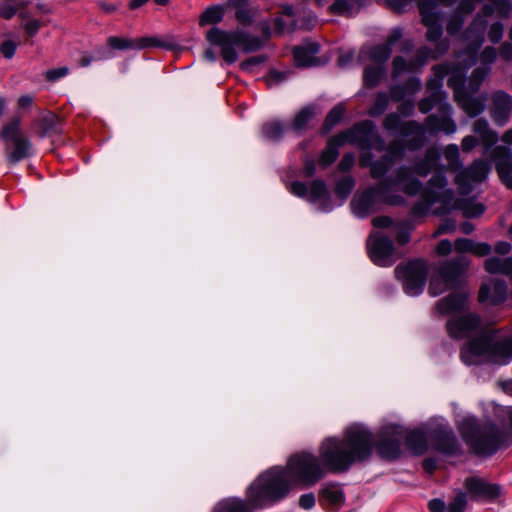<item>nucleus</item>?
Masks as SVG:
<instances>
[{
    "mask_svg": "<svg viewBox=\"0 0 512 512\" xmlns=\"http://www.w3.org/2000/svg\"><path fill=\"white\" fill-rule=\"evenodd\" d=\"M373 448L371 434L353 427L342 438H325L318 449L320 460L328 472L342 473L354 463L367 460Z\"/></svg>",
    "mask_w": 512,
    "mask_h": 512,
    "instance_id": "nucleus-1",
    "label": "nucleus"
},
{
    "mask_svg": "<svg viewBox=\"0 0 512 512\" xmlns=\"http://www.w3.org/2000/svg\"><path fill=\"white\" fill-rule=\"evenodd\" d=\"M298 486L288 467H274L261 474L249 487L247 499L254 507L284 498Z\"/></svg>",
    "mask_w": 512,
    "mask_h": 512,
    "instance_id": "nucleus-2",
    "label": "nucleus"
},
{
    "mask_svg": "<svg viewBox=\"0 0 512 512\" xmlns=\"http://www.w3.org/2000/svg\"><path fill=\"white\" fill-rule=\"evenodd\" d=\"M399 188L408 195L416 194L421 187L420 182L412 177L407 168H400L394 179H387L379 183L378 188H370L361 195L354 197L352 208L356 215L363 217L373 211L380 198L393 188Z\"/></svg>",
    "mask_w": 512,
    "mask_h": 512,
    "instance_id": "nucleus-3",
    "label": "nucleus"
},
{
    "mask_svg": "<svg viewBox=\"0 0 512 512\" xmlns=\"http://www.w3.org/2000/svg\"><path fill=\"white\" fill-rule=\"evenodd\" d=\"M207 41L219 47L223 60L234 63L238 59L236 48L244 52H254L263 46L262 40L241 30L225 31L217 27L211 28L206 34Z\"/></svg>",
    "mask_w": 512,
    "mask_h": 512,
    "instance_id": "nucleus-4",
    "label": "nucleus"
},
{
    "mask_svg": "<svg viewBox=\"0 0 512 512\" xmlns=\"http://www.w3.org/2000/svg\"><path fill=\"white\" fill-rule=\"evenodd\" d=\"M345 142L357 144L363 149L375 148L382 150L384 147L383 141L374 130L373 123L371 121H364L355 125L353 129L333 137L322 152L319 160L320 164L326 167L333 163L339 154L338 147Z\"/></svg>",
    "mask_w": 512,
    "mask_h": 512,
    "instance_id": "nucleus-5",
    "label": "nucleus"
},
{
    "mask_svg": "<svg viewBox=\"0 0 512 512\" xmlns=\"http://www.w3.org/2000/svg\"><path fill=\"white\" fill-rule=\"evenodd\" d=\"M487 357L489 360L506 364L512 359V337L493 342L490 333L481 338H473L461 349V359L471 365L477 363V357Z\"/></svg>",
    "mask_w": 512,
    "mask_h": 512,
    "instance_id": "nucleus-6",
    "label": "nucleus"
},
{
    "mask_svg": "<svg viewBox=\"0 0 512 512\" xmlns=\"http://www.w3.org/2000/svg\"><path fill=\"white\" fill-rule=\"evenodd\" d=\"M447 181L442 174L435 175L429 182V188L424 193L425 202L428 205L440 202L442 207L436 210L438 214H444L451 208L459 209L466 218L480 216L484 212V206L470 200L453 201V192L446 189Z\"/></svg>",
    "mask_w": 512,
    "mask_h": 512,
    "instance_id": "nucleus-7",
    "label": "nucleus"
},
{
    "mask_svg": "<svg viewBox=\"0 0 512 512\" xmlns=\"http://www.w3.org/2000/svg\"><path fill=\"white\" fill-rule=\"evenodd\" d=\"M459 429L465 443L477 455H491L499 447L501 432L493 424L480 426L473 419H464Z\"/></svg>",
    "mask_w": 512,
    "mask_h": 512,
    "instance_id": "nucleus-8",
    "label": "nucleus"
},
{
    "mask_svg": "<svg viewBox=\"0 0 512 512\" xmlns=\"http://www.w3.org/2000/svg\"><path fill=\"white\" fill-rule=\"evenodd\" d=\"M0 138L4 142L5 157L10 164H16L31 156L32 143L24 134L19 117L12 118L3 126Z\"/></svg>",
    "mask_w": 512,
    "mask_h": 512,
    "instance_id": "nucleus-9",
    "label": "nucleus"
},
{
    "mask_svg": "<svg viewBox=\"0 0 512 512\" xmlns=\"http://www.w3.org/2000/svg\"><path fill=\"white\" fill-rule=\"evenodd\" d=\"M297 485L312 487L328 472L320 457L312 453L302 452L289 458L286 463Z\"/></svg>",
    "mask_w": 512,
    "mask_h": 512,
    "instance_id": "nucleus-10",
    "label": "nucleus"
},
{
    "mask_svg": "<svg viewBox=\"0 0 512 512\" xmlns=\"http://www.w3.org/2000/svg\"><path fill=\"white\" fill-rule=\"evenodd\" d=\"M469 260L465 256H460L443 262L430 280L429 294L438 296L451 287L457 278L468 268Z\"/></svg>",
    "mask_w": 512,
    "mask_h": 512,
    "instance_id": "nucleus-11",
    "label": "nucleus"
},
{
    "mask_svg": "<svg viewBox=\"0 0 512 512\" xmlns=\"http://www.w3.org/2000/svg\"><path fill=\"white\" fill-rule=\"evenodd\" d=\"M395 275L403 284L404 290L410 295L420 293L427 278V264L417 259L400 264L395 269Z\"/></svg>",
    "mask_w": 512,
    "mask_h": 512,
    "instance_id": "nucleus-12",
    "label": "nucleus"
},
{
    "mask_svg": "<svg viewBox=\"0 0 512 512\" xmlns=\"http://www.w3.org/2000/svg\"><path fill=\"white\" fill-rule=\"evenodd\" d=\"M448 334L454 339L470 338L477 335H487L489 332L483 327L481 319L476 314H467L461 317L451 318L446 324Z\"/></svg>",
    "mask_w": 512,
    "mask_h": 512,
    "instance_id": "nucleus-13",
    "label": "nucleus"
},
{
    "mask_svg": "<svg viewBox=\"0 0 512 512\" xmlns=\"http://www.w3.org/2000/svg\"><path fill=\"white\" fill-rule=\"evenodd\" d=\"M403 440L404 429L400 427H387L380 435L378 451L385 458H397L400 454V446Z\"/></svg>",
    "mask_w": 512,
    "mask_h": 512,
    "instance_id": "nucleus-14",
    "label": "nucleus"
},
{
    "mask_svg": "<svg viewBox=\"0 0 512 512\" xmlns=\"http://www.w3.org/2000/svg\"><path fill=\"white\" fill-rule=\"evenodd\" d=\"M489 171L490 167L488 163L483 160H476L468 169L456 176V183L462 193H468L471 189L468 182L480 183L484 181L487 178Z\"/></svg>",
    "mask_w": 512,
    "mask_h": 512,
    "instance_id": "nucleus-15",
    "label": "nucleus"
},
{
    "mask_svg": "<svg viewBox=\"0 0 512 512\" xmlns=\"http://www.w3.org/2000/svg\"><path fill=\"white\" fill-rule=\"evenodd\" d=\"M491 157L495 161L501 181L512 189V149L496 146L491 152Z\"/></svg>",
    "mask_w": 512,
    "mask_h": 512,
    "instance_id": "nucleus-16",
    "label": "nucleus"
},
{
    "mask_svg": "<svg viewBox=\"0 0 512 512\" xmlns=\"http://www.w3.org/2000/svg\"><path fill=\"white\" fill-rule=\"evenodd\" d=\"M464 486L474 498L493 500L502 494V488L498 484L488 483L476 477L467 478Z\"/></svg>",
    "mask_w": 512,
    "mask_h": 512,
    "instance_id": "nucleus-17",
    "label": "nucleus"
},
{
    "mask_svg": "<svg viewBox=\"0 0 512 512\" xmlns=\"http://www.w3.org/2000/svg\"><path fill=\"white\" fill-rule=\"evenodd\" d=\"M319 45L315 42H308L293 49L295 64L299 67L319 66L326 62L317 57Z\"/></svg>",
    "mask_w": 512,
    "mask_h": 512,
    "instance_id": "nucleus-18",
    "label": "nucleus"
},
{
    "mask_svg": "<svg viewBox=\"0 0 512 512\" xmlns=\"http://www.w3.org/2000/svg\"><path fill=\"white\" fill-rule=\"evenodd\" d=\"M469 293L457 291L437 301L435 309L441 315L460 312L467 306Z\"/></svg>",
    "mask_w": 512,
    "mask_h": 512,
    "instance_id": "nucleus-19",
    "label": "nucleus"
},
{
    "mask_svg": "<svg viewBox=\"0 0 512 512\" xmlns=\"http://www.w3.org/2000/svg\"><path fill=\"white\" fill-rule=\"evenodd\" d=\"M394 252V245L390 238L377 236L370 243V255L377 265H385Z\"/></svg>",
    "mask_w": 512,
    "mask_h": 512,
    "instance_id": "nucleus-20",
    "label": "nucleus"
},
{
    "mask_svg": "<svg viewBox=\"0 0 512 512\" xmlns=\"http://www.w3.org/2000/svg\"><path fill=\"white\" fill-rule=\"evenodd\" d=\"M493 101V118L503 125L508 120L512 111V97L503 91H497L492 96Z\"/></svg>",
    "mask_w": 512,
    "mask_h": 512,
    "instance_id": "nucleus-21",
    "label": "nucleus"
},
{
    "mask_svg": "<svg viewBox=\"0 0 512 512\" xmlns=\"http://www.w3.org/2000/svg\"><path fill=\"white\" fill-rule=\"evenodd\" d=\"M479 301L490 299L496 305L502 303L507 297V285L504 281L497 280L491 284H483L479 290Z\"/></svg>",
    "mask_w": 512,
    "mask_h": 512,
    "instance_id": "nucleus-22",
    "label": "nucleus"
},
{
    "mask_svg": "<svg viewBox=\"0 0 512 512\" xmlns=\"http://www.w3.org/2000/svg\"><path fill=\"white\" fill-rule=\"evenodd\" d=\"M454 99L470 117H475L483 112L486 100L485 97H470L460 88H455Z\"/></svg>",
    "mask_w": 512,
    "mask_h": 512,
    "instance_id": "nucleus-23",
    "label": "nucleus"
},
{
    "mask_svg": "<svg viewBox=\"0 0 512 512\" xmlns=\"http://www.w3.org/2000/svg\"><path fill=\"white\" fill-rule=\"evenodd\" d=\"M403 146L399 142L390 144L388 154L381 160L371 165V175L374 178H379L385 174L393 164L395 158L401 156Z\"/></svg>",
    "mask_w": 512,
    "mask_h": 512,
    "instance_id": "nucleus-24",
    "label": "nucleus"
},
{
    "mask_svg": "<svg viewBox=\"0 0 512 512\" xmlns=\"http://www.w3.org/2000/svg\"><path fill=\"white\" fill-rule=\"evenodd\" d=\"M420 12L424 25L427 27V38L430 41L438 40L442 35V27L436 14L431 13L428 6L421 2Z\"/></svg>",
    "mask_w": 512,
    "mask_h": 512,
    "instance_id": "nucleus-25",
    "label": "nucleus"
},
{
    "mask_svg": "<svg viewBox=\"0 0 512 512\" xmlns=\"http://www.w3.org/2000/svg\"><path fill=\"white\" fill-rule=\"evenodd\" d=\"M33 128L42 137L57 134L61 132V120L57 115L47 113L33 122Z\"/></svg>",
    "mask_w": 512,
    "mask_h": 512,
    "instance_id": "nucleus-26",
    "label": "nucleus"
},
{
    "mask_svg": "<svg viewBox=\"0 0 512 512\" xmlns=\"http://www.w3.org/2000/svg\"><path fill=\"white\" fill-rule=\"evenodd\" d=\"M401 132L406 137L411 136V139L408 141V148L411 150L418 149L425 141V130L416 122L410 121L405 123L401 128Z\"/></svg>",
    "mask_w": 512,
    "mask_h": 512,
    "instance_id": "nucleus-27",
    "label": "nucleus"
},
{
    "mask_svg": "<svg viewBox=\"0 0 512 512\" xmlns=\"http://www.w3.org/2000/svg\"><path fill=\"white\" fill-rule=\"evenodd\" d=\"M401 37L400 30H394L385 44L374 47L370 52L371 59L380 64L385 62L391 55L392 45Z\"/></svg>",
    "mask_w": 512,
    "mask_h": 512,
    "instance_id": "nucleus-28",
    "label": "nucleus"
},
{
    "mask_svg": "<svg viewBox=\"0 0 512 512\" xmlns=\"http://www.w3.org/2000/svg\"><path fill=\"white\" fill-rule=\"evenodd\" d=\"M473 132L479 136L482 144L486 148H490L498 140L497 133L490 128L487 120L482 119V118L478 119L474 122Z\"/></svg>",
    "mask_w": 512,
    "mask_h": 512,
    "instance_id": "nucleus-29",
    "label": "nucleus"
},
{
    "mask_svg": "<svg viewBox=\"0 0 512 512\" xmlns=\"http://www.w3.org/2000/svg\"><path fill=\"white\" fill-rule=\"evenodd\" d=\"M404 440L407 448L414 454H423L427 449V439L420 431L404 430Z\"/></svg>",
    "mask_w": 512,
    "mask_h": 512,
    "instance_id": "nucleus-30",
    "label": "nucleus"
},
{
    "mask_svg": "<svg viewBox=\"0 0 512 512\" xmlns=\"http://www.w3.org/2000/svg\"><path fill=\"white\" fill-rule=\"evenodd\" d=\"M434 445L436 449L444 452L453 454L457 450L456 439L451 430L440 431L434 435Z\"/></svg>",
    "mask_w": 512,
    "mask_h": 512,
    "instance_id": "nucleus-31",
    "label": "nucleus"
},
{
    "mask_svg": "<svg viewBox=\"0 0 512 512\" xmlns=\"http://www.w3.org/2000/svg\"><path fill=\"white\" fill-rule=\"evenodd\" d=\"M486 28V22L481 19H476L466 32L467 39H471L473 42V48L471 55L474 58L477 50L483 43V33Z\"/></svg>",
    "mask_w": 512,
    "mask_h": 512,
    "instance_id": "nucleus-32",
    "label": "nucleus"
},
{
    "mask_svg": "<svg viewBox=\"0 0 512 512\" xmlns=\"http://www.w3.org/2000/svg\"><path fill=\"white\" fill-rule=\"evenodd\" d=\"M320 497L330 505H339L344 501V493L336 484H326L320 490Z\"/></svg>",
    "mask_w": 512,
    "mask_h": 512,
    "instance_id": "nucleus-33",
    "label": "nucleus"
},
{
    "mask_svg": "<svg viewBox=\"0 0 512 512\" xmlns=\"http://www.w3.org/2000/svg\"><path fill=\"white\" fill-rule=\"evenodd\" d=\"M427 126L432 132L443 131L446 134H453L456 131V124L450 118H438L429 116L427 118Z\"/></svg>",
    "mask_w": 512,
    "mask_h": 512,
    "instance_id": "nucleus-34",
    "label": "nucleus"
},
{
    "mask_svg": "<svg viewBox=\"0 0 512 512\" xmlns=\"http://www.w3.org/2000/svg\"><path fill=\"white\" fill-rule=\"evenodd\" d=\"M439 159V153L435 148L427 150L425 158L416 164L415 172L419 175H427L431 169L436 165Z\"/></svg>",
    "mask_w": 512,
    "mask_h": 512,
    "instance_id": "nucleus-35",
    "label": "nucleus"
},
{
    "mask_svg": "<svg viewBox=\"0 0 512 512\" xmlns=\"http://www.w3.org/2000/svg\"><path fill=\"white\" fill-rule=\"evenodd\" d=\"M232 5L237 9L236 19L240 24L251 23L254 12L248 8V0H231Z\"/></svg>",
    "mask_w": 512,
    "mask_h": 512,
    "instance_id": "nucleus-36",
    "label": "nucleus"
},
{
    "mask_svg": "<svg viewBox=\"0 0 512 512\" xmlns=\"http://www.w3.org/2000/svg\"><path fill=\"white\" fill-rule=\"evenodd\" d=\"M224 9L221 6L207 8L200 16L199 25L216 24L223 19Z\"/></svg>",
    "mask_w": 512,
    "mask_h": 512,
    "instance_id": "nucleus-37",
    "label": "nucleus"
},
{
    "mask_svg": "<svg viewBox=\"0 0 512 512\" xmlns=\"http://www.w3.org/2000/svg\"><path fill=\"white\" fill-rule=\"evenodd\" d=\"M315 107L313 106H307L301 109L295 116L292 128L296 131H301L307 127V124L309 121L313 118L315 115Z\"/></svg>",
    "mask_w": 512,
    "mask_h": 512,
    "instance_id": "nucleus-38",
    "label": "nucleus"
},
{
    "mask_svg": "<svg viewBox=\"0 0 512 512\" xmlns=\"http://www.w3.org/2000/svg\"><path fill=\"white\" fill-rule=\"evenodd\" d=\"M214 512H251L247 505L239 499H228L218 504Z\"/></svg>",
    "mask_w": 512,
    "mask_h": 512,
    "instance_id": "nucleus-39",
    "label": "nucleus"
},
{
    "mask_svg": "<svg viewBox=\"0 0 512 512\" xmlns=\"http://www.w3.org/2000/svg\"><path fill=\"white\" fill-rule=\"evenodd\" d=\"M435 85L437 86L436 82H432L429 84V88ZM442 98V92L435 87V91L431 93V95L425 99H422L419 104L418 108L422 113H428L434 106L436 102H439Z\"/></svg>",
    "mask_w": 512,
    "mask_h": 512,
    "instance_id": "nucleus-40",
    "label": "nucleus"
},
{
    "mask_svg": "<svg viewBox=\"0 0 512 512\" xmlns=\"http://www.w3.org/2000/svg\"><path fill=\"white\" fill-rule=\"evenodd\" d=\"M355 10V5L347 0H336L330 7L329 11L335 15L351 16Z\"/></svg>",
    "mask_w": 512,
    "mask_h": 512,
    "instance_id": "nucleus-41",
    "label": "nucleus"
},
{
    "mask_svg": "<svg viewBox=\"0 0 512 512\" xmlns=\"http://www.w3.org/2000/svg\"><path fill=\"white\" fill-rule=\"evenodd\" d=\"M19 17L24 21L22 24V28L30 37L35 36L43 25V23L40 20L29 17L28 14L25 12H21L19 14Z\"/></svg>",
    "mask_w": 512,
    "mask_h": 512,
    "instance_id": "nucleus-42",
    "label": "nucleus"
},
{
    "mask_svg": "<svg viewBox=\"0 0 512 512\" xmlns=\"http://www.w3.org/2000/svg\"><path fill=\"white\" fill-rule=\"evenodd\" d=\"M383 69L381 66L368 67L364 72V83L368 87H374L381 79Z\"/></svg>",
    "mask_w": 512,
    "mask_h": 512,
    "instance_id": "nucleus-43",
    "label": "nucleus"
},
{
    "mask_svg": "<svg viewBox=\"0 0 512 512\" xmlns=\"http://www.w3.org/2000/svg\"><path fill=\"white\" fill-rule=\"evenodd\" d=\"M108 45L117 50H126L136 48V40L111 36L107 39Z\"/></svg>",
    "mask_w": 512,
    "mask_h": 512,
    "instance_id": "nucleus-44",
    "label": "nucleus"
},
{
    "mask_svg": "<svg viewBox=\"0 0 512 512\" xmlns=\"http://www.w3.org/2000/svg\"><path fill=\"white\" fill-rule=\"evenodd\" d=\"M263 134L270 140H276L281 137L283 133V126L278 121H271L263 126Z\"/></svg>",
    "mask_w": 512,
    "mask_h": 512,
    "instance_id": "nucleus-45",
    "label": "nucleus"
},
{
    "mask_svg": "<svg viewBox=\"0 0 512 512\" xmlns=\"http://www.w3.org/2000/svg\"><path fill=\"white\" fill-rule=\"evenodd\" d=\"M488 74H489V68L475 69L469 79L468 86H469L470 91L476 92Z\"/></svg>",
    "mask_w": 512,
    "mask_h": 512,
    "instance_id": "nucleus-46",
    "label": "nucleus"
},
{
    "mask_svg": "<svg viewBox=\"0 0 512 512\" xmlns=\"http://www.w3.org/2000/svg\"><path fill=\"white\" fill-rule=\"evenodd\" d=\"M505 258L491 257L485 260L484 268L491 274H504Z\"/></svg>",
    "mask_w": 512,
    "mask_h": 512,
    "instance_id": "nucleus-47",
    "label": "nucleus"
},
{
    "mask_svg": "<svg viewBox=\"0 0 512 512\" xmlns=\"http://www.w3.org/2000/svg\"><path fill=\"white\" fill-rule=\"evenodd\" d=\"M444 157L447 160L449 169L455 170L459 166V150L457 145H448L444 150Z\"/></svg>",
    "mask_w": 512,
    "mask_h": 512,
    "instance_id": "nucleus-48",
    "label": "nucleus"
},
{
    "mask_svg": "<svg viewBox=\"0 0 512 512\" xmlns=\"http://www.w3.org/2000/svg\"><path fill=\"white\" fill-rule=\"evenodd\" d=\"M467 506V496L464 492H458L450 501L448 512H464Z\"/></svg>",
    "mask_w": 512,
    "mask_h": 512,
    "instance_id": "nucleus-49",
    "label": "nucleus"
},
{
    "mask_svg": "<svg viewBox=\"0 0 512 512\" xmlns=\"http://www.w3.org/2000/svg\"><path fill=\"white\" fill-rule=\"evenodd\" d=\"M147 47L170 48L168 44L157 37H144L136 40V49H143Z\"/></svg>",
    "mask_w": 512,
    "mask_h": 512,
    "instance_id": "nucleus-50",
    "label": "nucleus"
},
{
    "mask_svg": "<svg viewBox=\"0 0 512 512\" xmlns=\"http://www.w3.org/2000/svg\"><path fill=\"white\" fill-rule=\"evenodd\" d=\"M354 187V180L351 177L341 179L336 186V193L341 198H346Z\"/></svg>",
    "mask_w": 512,
    "mask_h": 512,
    "instance_id": "nucleus-51",
    "label": "nucleus"
},
{
    "mask_svg": "<svg viewBox=\"0 0 512 512\" xmlns=\"http://www.w3.org/2000/svg\"><path fill=\"white\" fill-rule=\"evenodd\" d=\"M388 104V97L386 94H378L374 105L370 108L369 114L371 116H378L384 112Z\"/></svg>",
    "mask_w": 512,
    "mask_h": 512,
    "instance_id": "nucleus-52",
    "label": "nucleus"
},
{
    "mask_svg": "<svg viewBox=\"0 0 512 512\" xmlns=\"http://www.w3.org/2000/svg\"><path fill=\"white\" fill-rule=\"evenodd\" d=\"M326 195V187L321 181H314L309 189V198L311 201H315L323 198Z\"/></svg>",
    "mask_w": 512,
    "mask_h": 512,
    "instance_id": "nucleus-53",
    "label": "nucleus"
},
{
    "mask_svg": "<svg viewBox=\"0 0 512 512\" xmlns=\"http://www.w3.org/2000/svg\"><path fill=\"white\" fill-rule=\"evenodd\" d=\"M17 11V6L13 0H5L0 4V17L4 19L12 18Z\"/></svg>",
    "mask_w": 512,
    "mask_h": 512,
    "instance_id": "nucleus-54",
    "label": "nucleus"
},
{
    "mask_svg": "<svg viewBox=\"0 0 512 512\" xmlns=\"http://www.w3.org/2000/svg\"><path fill=\"white\" fill-rule=\"evenodd\" d=\"M343 114L344 107L341 105L335 106L327 115L325 119V126L329 128L332 127L342 118Z\"/></svg>",
    "mask_w": 512,
    "mask_h": 512,
    "instance_id": "nucleus-55",
    "label": "nucleus"
},
{
    "mask_svg": "<svg viewBox=\"0 0 512 512\" xmlns=\"http://www.w3.org/2000/svg\"><path fill=\"white\" fill-rule=\"evenodd\" d=\"M68 73L69 68L67 66L50 69L45 72V79L49 82H54L62 77L67 76Z\"/></svg>",
    "mask_w": 512,
    "mask_h": 512,
    "instance_id": "nucleus-56",
    "label": "nucleus"
},
{
    "mask_svg": "<svg viewBox=\"0 0 512 512\" xmlns=\"http://www.w3.org/2000/svg\"><path fill=\"white\" fill-rule=\"evenodd\" d=\"M264 61H265V57L262 55L253 56V57L241 62L240 67L244 71L252 72L253 66L262 64Z\"/></svg>",
    "mask_w": 512,
    "mask_h": 512,
    "instance_id": "nucleus-57",
    "label": "nucleus"
},
{
    "mask_svg": "<svg viewBox=\"0 0 512 512\" xmlns=\"http://www.w3.org/2000/svg\"><path fill=\"white\" fill-rule=\"evenodd\" d=\"M16 48L17 45L14 41L6 40L0 45V52L5 58L10 59L14 56Z\"/></svg>",
    "mask_w": 512,
    "mask_h": 512,
    "instance_id": "nucleus-58",
    "label": "nucleus"
},
{
    "mask_svg": "<svg viewBox=\"0 0 512 512\" xmlns=\"http://www.w3.org/2000/svg\"><path fill=\"white\" fill-rule=\"evenodd\" d=\"M503 36V26L501 23H494L491 25L488 37L491 42L498 43Z\"/></svg>",
    "mask_w": 512,
    "mask_h": 512,
    "instance_id": "nucleus-59",
    "label": "nucleus"
},
{
    "mask_svg": "<svg viewBox=\"0 0 512 512\" xmlns=\"http://www.w3.org/2000/svg\"><path fill=\"white\" fill-rule=\"evenodd\" d=\"M474 241L466 238H459L455 241V249L458 252H472Z\"/></svg>",
    "mask_w": 512,
    "mask_h": 512,
    "instance_id": "nucleus-60",
    "label": "nucleus"
},
{
    "mask_svg": "<svg viewBox=\"0 0 512 512\" xmlns=\"http://www.w3.org/2000/svg\"><path fill=\"white\" fill-rule=\"evenodd\" d=\"M463 25V19L459 15L452 17L447 24V32L451 35L457 33Z\"/></svg>",
    "mask_w": 512,
    "mask_h": 512,
    "instance_id": "nucleus-61",
    "label": "nucleus"
},
{
    "mask_svg": "<svg viewBox=\"0 0 512 512\" xmlns=\"http://www.w3.org/2000/svg\"><path fill=\"white\" fill-rule=\"evenodd\" d=\"M491 250H492L491 246L488 243H485V242L476 243V242H474L472 253L477 255V256L483 257V256L489 255L491 253Z\"/></svg>",
    "mask_w": 512,
    "mask_h": 512,
    "instance_id": "nucleus-62",
    "label": "nucleus"
},
{
    "mask_svg": "<svg viewBox=\"0 0 512 512\" xmlns=\"http://www.w3.org/2000/svg\"><path fill=\"white\" fill-rule=\"evenodd\" d=\"M455 226L456 225H455L454 221L445 220L443 223H441L439 225V227L437 228V230L434 233V236L436 237L440 234L453 232L455 230Z\"/></svg>",
    "mask_w": 512,
    "mask_h": 512,
    "instance_id": "nucleus-63",
    "label": "nucleus"
},
{
    "mask_svg": "<svg viewBox=\"0 0 512 512\" xmlns=\"http://www.w3.org/2000/svg\"><path fill=\"white\" fill-rule=\"evenodd\" d=\"M299 505L303 509H311L315 505V496L313 493L301 495L299 498Z\"/></svg>",
    "mask_w": 512,
    "mask_h": 512,
    "instance_id": "nucleus-64",
    "label": "nucleus"
}]
</instances>
